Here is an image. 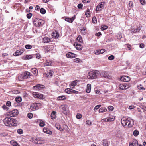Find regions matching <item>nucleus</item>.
I'll return each mask as SVG.
<instances>
[{"instance_id": "nucleus-1", "label": "nucleus", "mask_w": 146, "mask_h": 146, "mask_svg": "<svg viewBox=\"0 0 146 146\" xmlns=\"http://www.w3.org/2000/svg\"><path fill=\"white\" fill-rule=\"evenodd\" d=\"M121 123L124 127L129 128L133 126L134 122L133 120L130 118L123 117L121 120Z\"/></svg>"}, {"instance_id": "nucleus-2", "label": "nucleus", "mask_w": 146, "mask_h": 146, "mask_svg": "<svg viewBox=\"0 0 146 146\" xmlns=\"http://www.w3.org/2000/svg\"><path fill=\"white\" fill-rule=\"evenodd\" d=\"M4 123L5 125L7 126H16L17 121L11 117H6L4 120Z\"/></svg>"}, {"instance_id": "nucleus-3", "label": "nucleus", "mask_w": 146, "mask_h": 146, "mask_svg": "<svg viewBox=\"0 0 146 146\" xmlns=\"http://www.w3.org/2000/svg\"><path fill=\"white\" fill-rule=\"evenodd\" d=\"M99 72L98 71H91L88 74V78L91 79H95L99 75Z\"/></svg>"}, {"instance_id": "nucleus-4", "label": "nucleus", "mask_w": 146, "mask_h": 146, "mask_svg": "<svg viewBox=\"0 0 146 146\" xmlns=\"http://www.w3.org/2000/svg\"><path fill=\"white\" fill-rule=\"evenodd\" d=\"M59 108L62 110V112L64 114L67 115L69 112L67 105H63L59 106Z\"/></svg>"}, {"instance_id": "nucleus-5", "label": "nucleus", "mask_w": 146, "mask_h": 146, "mask_svg": "<svg viewBox=\"0 0 146 146\" xmlns=\"http://www.w3.org/2000/svg\"><path fill=\"white\" fill-rule=\"evenodd\" d=\"M41 104L40 103H34L31 104L30 109L32 111H34L38 109L39 107L40 106Z\"/></svg>"}, {"instance_id": "nucleus-6", "label": "nucleus", "mask_w": 146, "mask_h": 146, "mask_svg": "<svg viewBox=\"0 0 146 146\" xmlns=\"http://www.w3.org/2000/svg\"><path fill=\"white\" fill-rule=\"evenodd\" d=\"M72 89L70 88L66 89L65 90V92L69 94H78V91L73 90Z\"/></svg>"}, {"instance_id": "nucleus-7", "label": "nucleus", "mask_w": 146, "mask_h": 146, "mask_svg": "<svg viewBox=\"0 0 146 146\" xmlns=\"http://www.w3.org/2000/svg\"><path fill=\"white\" fill-rule=\"evenodd\" d=\"M130 87V84H120L119 85V88L122 90H126Z\"/></svg>"}, {"instance_id": "nucleus-8", "label": "nucleus", "mask_w": 146, "mask_h": 146, "mask_svg": "<svg viewBox=\"0 0 146 146\" xmlns=\"http://www.w3.org/2000/svg\"><path fill=\"white\" fill-rule=\"evenodd\" d=\"M41 21L40 19H35L34 20L33 24L36 27L40 26L42 25Z\"/></svg>"}, {"instance_id": "nucleus-9", "label": "nucleus", "mask_w": 146, "mask_h": 146, "mask_svg": "<svg viewBox=\"0 0 146 146\" xmlns=\"http://www.w3.org/2000/svg\"><path fill=\"white\" fill-rule=\"evenodd\" d=\"M33 96L35 98L42 99L43 97L42 94L35 92L33 93Z\"/></svg>"}, {"instance_id": "nucleus-10", "label": "nucleus", "mask_w": 146, "mask_h": 146, "mask_svg": "<svg viewBox=\"0 0 146 146\" xmlns=\"http://www.w3.org/2000/svg\"><path fill=\"white\" fill-rule=\"evenodd\" d=\"M18 111L17 110H14L9 112V115L11 117H14L18 114Z\"/></svg>"}, {"instance_id": "nucleus-11", "label": "nucleus", "mask_w": 146, "mask_h": 146, "mask_svg": "<svg viewBox=\"0 0 146 146\" xmlns=\"http://www.w3.org/2000/svg\"><path fill=\"white\" fill-rule=\"evenodd\" d=\"M120 80L121 81L124 82H127L129 81L130 80V78L127 76H122L121 77Z\"/></svg>"}, {"instance_id": "nucleus-12", "label": "nucleus", "mask_w": 146, "mask_h": 146, "mask_svg": "<svg viewBox=\"0 0 146 146\" xmlns=\"http://www.w3.org/2000/svg\"><path fill=\"white\" fill-rule=\"evenodd\" d=\"M24 49L17 50L14 54L13 55L15 56H17L21 54L24 51Z\"/></svg>"}, {"instance_id": "nucleus-13", "label": "nucleus", "mask_w": 146, "mask_h": 146, "mask_svg": "<svg viewBox=\"0 0 146 146\" xmlns=\"http://www.w3.org/2000/svg\"><path fill=\"white\" fill-rule=\"evenodd\" d=\"M67 57L69 58H73L76 57L77 55L76 54L71 52H69L66 54Z\"/></svg>"}, {"instance_id": "nucleus-14", "label": "nucleus", "mask_w": 146, "mask_h": 146, "mask_svg": "<svg viewBox=\"0 0 146 146\" xmlns=\"http://www.w3.org/2000/svg\"><path fill=\"white\" fill-rule=\"evenodd\" d=\"M101 75V76H103L105 78H110V76H109L108 73V72H102Z\"/></svg>"}, {"instance_id": "nucleus-15", "label": "nucleus", "mask_w": 146, "mask_h": 146, "mask_svg": "<svg viewBox=\"0 0 146 146\" xmlns=\"http://www.w3.org/2000/svg\"><path fill=\"white\" fill-rule=\"evenodd\" d=\"M102 142V145L104 146H108L110 144V142L106 139H103Z\"/></svg>"}, {"instance_id": "nucleus-16", "label": "nucleus", "mask_w": 146, "mask_h": 146, "mask_svg": "<svg viewBox=\"0 0 146 146\" xmlns=\"http://www.w3.org/2000/svg\"><path fill=\"white\" fill-rule=\"evenodd\" d=\"M75 19V16L74 15V17L71 18H65V20L68 22L72 23L73 21Z\"/></svg>"}, {"instance_id": "nucleus-17", "label": "nucleus", "mask_w": 146, "mask_h": 146, "mask_svg": "<svg viewBox=\"0 0 146 146\" xmlns=\"http://www.w3.org/2000/svg\"><path fill=\"white\" fill-rule=\"evenodd\" d=\"M138 141L136 140H134L131 143H130L129 146H138Z\"/></svg>"}, {"instance_id": "nucleus-18", "label": "nucleus", "mask_w": 146, "mask_h": 146, "mask_svg": "<svg viewBox=\"0 0 146 146\" xmlns=\"http://www.w3.org/2000/svg\"><path fill=\"white\" fill-rule=\"evenodd\" d=\"M43 85H40V84H38L33 87V88L35 89H36L37 90H41L43 88Z\"/></svg>"}, {"instance_id": "nucleus-19", "label": "nucleus", "mask_w": 146, "mask_h": 146, "mask_svg": "<svg viewBox=\"0 0 146 146\" xmlns=\"http://www.w3.org/2000/svg\"><path fill=\"white\" fill-rule=\"evenodd\" d=\"M43 131L45 133L48 134L50 135L52 134V132L48 128L46 127H44L43 129Z\"/></svg>"}, {"instance_id": "nucleus-20", "label": "nucleus", "mask_w": 146, "mask_h": 146, "mask_svg": "<svg viewBox=\"0 0 146 146\" xmlns=\"http://www.w3.org/2000/svg\"><path fill=\"white\" fill-rule=\"evenodd\" d=\"M52 36L54 38H56L59 37V34L57 31H54L53 32Z\"/></svg>"}, {"instance_id": "nucleus-21", "label": "nucleus", "mask_w": 146, "mask_h": 146, "mask_svg": "<svg viewBox=\"0 0 146 146\" xmlns=\"http://www.w3.org/2000/svg\"><path fill=\"white\" fill-rule=\"evenodd\" d=\"M77 81L75 80L72 81L71 83L70 84V87L71 88H74V87L77 85Z\"/></svg>"}, {"instance_id": "nucleus-22", "label": "nucleus", "mask_w": 146, "mask_h": 146, "mask_svg": "<svg viewBox=\"0 0 146 146\" xmlns=\"http://www.w3.org/2000/svg\"><path fill=\"white\" fill-rule=\"evenodd\" d=\"M91 88V85L90 84H88L87 85V88L86 89V92L87 93H89Z\"/></svg>"}, {"instance_id": "nucleus-23", "label": "nucleus", "mask_w": 146, "mask_h": 146, "mask_svg": "<svg viewBox=\"0 0 146 146\" xmlns=\"http://www.w3.org/2000/svg\"><path fill=\"white\" fill-rule=\"evenodd\" d=\"M32 58V56L31 55H26L23 56L22 57V59L24 60H29L31 59Z\"/></svg>"}, {"instance_id": "nucleus-24", "label": "nucleus", "mask_w": 146, "mask_h": 146, "mask_svg": "<svg viewBox=\"0 0 146 146\" xmlns=\"http://www.w3.org/2000/svg\"><path fill=\"white\" fill-rule=\"evenodd\" d=\"M115 120V117L114 116L112 117H109L107 118L106 121L107 122H110L114 121Z\"/></svg>"}, {"instance_id": "nucleus-25", "label": "nucleus", "mask_w": 146, "mask_h": 146, "mask_svg": "<svg viewBox=\"0 0 146 146\" xmlns=\"http://www.w3.org/2000/svg\"><path fill=\"white\" fill-rule=\"evenodd\" d=\"M43 42L44 43L49 42H51L50 39L48 37H45L43 39Z\"/></svg>"}, {"instance_id": "nucleus-26", "label": "nucleus", "mask_w": 146, "mask_h": 146, "mask_svg": "<svg viewBox=\"0 0 146 146\" xmlns=\"http://www.w3.org/2000/svg\"><path fill=\"white\" fill-rule=\"evenodd\" d=\"M56 128L58 130H60L61 131H63L64 129L61 127L60 125L58 124H56L55 125Z\"/></svg>"}, {"instance_id": "nucleus-27", "label": "nucleus", "mask_w": 146, "mask_h": 146, "mask_svg": "<svg viewBox=\"0 0 146 146\" xmlns=\"http://www.w3.org/2000/svg\"><path fill=\"white\" fill-rule=\"evenodd\" d=\"M30 73L28 72H25L23 76V78H29Z\"/></svg>"}, {"instance_id": "nucleus-28", "label": "nucleus", "mask_w": 146, "mask_h": 146, "mask_svg": "<svg viewBox=\"0 0 146 146\" xmlns=\"http://www.w3.org/2000/svg\"><path fill=\"white\" fill-rule=\"evenodd\" d=\"M54 73L53 71L52 70H49L48 71L47 73L46 74L47 77L52 76Z\"/></svg>"}, {"instance_id": "nucleus-29", "label": "nucleus", "mask_w": 146, "mask_h": 146, "mask_svg": "<svg viewBox=\"0 0 146 146\" xmlns=\"http://www.w3.org/2000/svg\"><path fill=\"white\" fill-rule=\"evenodd\" d=\"M77 49L78 50H81L82 48V45L79 44L77 43L76 46Z\"/></svg>"}, {"instance_id": "nucleus-30", "label": "nucleus", "mask_w": 146, "mask_h": 146, "mask_svg": "<svg viewBox=\"0 0 146 146\" xmlns=\"http://www.w3.org/2000/svg\"><path fill=\"white\" fill-rule=\"evenodd\" d=\"M10 143L13 146H20L18 143L15 141L12 140L10 141Z\"/></svg>"}, {"instance_id": "nucleus-31", "label": "nucleus", "mask_w": 146, "mask_h": 146, "mask_svg": "<svg viewBox=\"0 0 146 146\" xmlns=\"http://www.w3.org/2000/svg\"><path fill=\"white\" fill-rule=\"evenodd\" d=\"M107 109L105 107L101 108L99 110V112L100 113H101L104 112L106 111Z\"/></svg>"}, {"instance_id": "nucleus-32", "label": "nucleus", "mask_w": 146, "mask_h": 146, "mask_svg": "<svg viewBox=\"0 0 146 146\" xmlns=\"http://www.w3.org/2000/svg\"><path fill=\"white\" fill-rule=\"evenodd\" d=\"M52 61L49 62L46 61V62L44 63L45 66H52Z\"/></svg>"}, {"instance_id": "nucleus-33", "label": "nucleus", "mask_w": 146, "mask_h": 146, "mask_svg": "<svg viewBox=\"0 0 146 146\" xmlns=\"http://www.w3.org/2000/svg\"><path fill=\"white\" fill-rule=\"evenodd\" d=\"M31 71L32 73H33L34 74L36 75L38 74V70L35 68H32L31 69Z\"/></svg>"}, {"instance_id": "nucleus-34", "label": "nucleus", "mask_w": 146, "mask_h": 146, "mask_svg": "<svg viewBox=\"0 0 146 146\" xmlns=\"http://www.w3.org/2000/svg\"><path fill=\"white\" fill-rule=\"evenodd\" d=\"M56 113V112L54 111H53L51 113V117L52 119H55L56 117V115H55Z\"/></svg>"}, {"instance_id": "nucleus-35", "label": "nucleus", "mask_w": 146, "mask_h": 146, "mask_svg": "<svg viewBox=\"0 0 146 146\" xmlns=\"http://www.w3.org/2000/svg\"><path fill=\"white\" fill-rule=\"evenodd\" d=\"M80 31L82 34L84 35L86 33V28H83L80 30Z\"/></svg>"}, {"instance_id": "nucleus-36", "label": "nucleus", "mask_w": 146, "mask_h": 146, "mask_svg": "<svg viewBox=\"0 0 146 146\" xmlns=\"http://www.w3.org/2000/svg\"><path fill=\"white\" fill-rule=\"evenodd\" d=\"M76 40L80 42H82L83 40L81 36L79 35L76 38Z\"/></svg>"}, {"instance_id": "nucleus-37", "label": "nucleus", "mask_w": 146, "mask_h": 146, "mask_svg": "<svg viewBox=\"0 0 146 146\" xmlns=\"http://www.w3.org/2000/svg\"><path fill=\"white\" fill-rule=\"evenodd\" d=\"M66 97L63 96H61L58 97V100H61L65 99Z\"/></svg>"}, {"instance_id": "nucleus-38", "label": "nucleus", "mask_w": 146, "mask_h": 146, "mask_svg": "<svg viewBox=\"0 0 146 146\" xmlns=\"http://www.w3.org/2000/svg\"><path fill=\"white\" fill-rule=\"evenodd\" d=\"M85 14L86 16L87 17H89L90 16V10L89 9H88L86 11Z\"/></svg>"}, {"instance_id": "nucleus-39", "label": "nucleus", "mask_w": 146, "mask_h": 146, "mask_svg": "<svg viewBox=\"0 0 146 146\" xmlns=\"http://www.w3.org/2000/svg\"><path fill=\"white\" fill-rule=\"evenodd\" d=\"M15 100L17 102L19 103L21 102L22 99L21 97H18L16 98Z\"/></svg>"}, {"instance_id": "nucleus-40", "label": "nucleus", "mask_w": 146, "mask_h": 146, "mask_svg": "<svg viewBox=\"0 0 146 146\" xmlns=\"http://www.w3.org/2000/svg\"><path fill=\"white\" fill-rule=\"evenodd\" d=\"M34 143L39 144H41V142L37 138H36V139H35Z\"/></svg>"}, {"instance_id": "nucleus-41", "label": "nucleus", "mask_w": 146, "mask_h": 146, "mask_svg": "<svg viewBox=\"0 0 146 146\" xmlns=\"http://www.w3.org/2000/svg\"><path fill=\"white\" fill-rule=\"evenodd\" d=\"M45 125V123L43 121H42L40 120V122L39 123V126L41 127H43Z\"/></svg>"}, {"instance_id": "nucleus-42", "label": "nucleus", "mask_w": 146, "mask_h": 146, "mask_svg": "<svg viewBox=\"0 0 146 146\" xmlns=\"http://www.w3.org/2000/svg\"><path fill=\"white\" fill-rule=\"evenodd\" d=\"M105 3L104 2L100 3V4L98 6H99V7L101 9L103 8V5H104Z\"/></svg>"}, {"instance_id": "nucleus-43", "label": "nucleus", "mask_w": 146, "mask_h": 146, "mask_svg": "<svg viewBox=\"0 0 146 146\" xmlns=\"http://www.w3.org/2000/svg\"><path fill=\"white\" fill-rule=\"evenodd\" d=\"M133 134L134 136H137L139 135V132L138 130H135L134 131Z\"/></svg>"}, {"instance_id": "nucleus-44", "label": "nucleus", "mask_w": 146, "mask_h": 146, "mask_svg": "<svg viewBox=\"0 0 146 146\" xmlns=\"http://www.w3.org/2000/svg\"><path fill=\"white\" fill-rule=\"evenodd\" d=\"M74 62H75L78 63L81 62V60L79 58H76L74 60Z\"/></svg>"}, {"instance_id": "nucleus-45", "label": "nucleus", "mask_w": 146, "mask_h": 146, "mask_svg": "<svg viewBox=\"0 0 146 146\" xmlns=\"http://www.w3.org/2000/svg\"><path fill=\"white\" fill-rule=\"evenodd\" d=\"M101 106V105L100 104H99L97 105L94 108V111H96L98 110L100 107Z\"/></svg>"}, {"instance_id": "nucleus-46", "label": "nucleus", "mask_w": 146, "mask_h": 146, "mask_svg": "<svg viewBox=\"0 0 146 146\" xmlns=\"http://www.w3.org/2000/svg\"><path fill=\"white\" fill-rule=\"evenodd\" d=\"M40 12L42 14L45 13L46 12V10L43 8H41L40 9Z\"/></svg>"}, {"instance_id": "nucleus-47", "label": "nucleus", "mask_w": 146, "mask_h": 146, "mask_svg": "<svg viewBox=\"0 0 146 146\" xmlns=\"http://www.w3.org/2000/svg\"><path fill=\"white\" fill-rule=\"evenodd\" d=\"M82 115L80 113H78L76 115V118L78 119H80L82 117Z\"/></svg>"}, {"instance_id": "nucleus-48", "label": "nucleus", "mask_w": 146, "mask_h": 146, "mask_svg": "<svg viewBox=\"0 0 146 146\" xmlns=\"http://www.w3.org/2000/svg\"><path fill=\"white\" fill-rule=\"evenodd\" d=\"M25 48L27 49H30L32 48V46L30 45H27L25 46Z\"/></svg>"}, {"instance_id": "nucleus-49", "label": "nucleus", "mask_w": 146, "mask_h": 146, "mask_svg": "<svg viewBox=\"0 0 146 146\" xmlns=\"http://www.w3.org/2000/svg\"><path fill=\"white\" fill-rule=\"evenodd\" d=\"M2 108L4 110H6L7 111L9 110L8 108L5 105H3L2 106Z\"/></svg>"}, {"instance_id": "nucleus-50", "label": "nucleus", "mask_w": 146, "mask_h": 146, "mask_svg": "<svg viewBox=\"0 0 146 146\" xmlns=\"http://www.w3.org/2000/svg\"><path fill=\"white\" fill-rule=\"evenodd\" d=\"M114 56L113 55H111L108 57V59L110 60H112L114 59Z\"/></svg>"}, {"instance_id": "nucleus-51", "label": "nucleus", "mask_w": 146, "mask_h": 146, "mask_svg": "<svg viewBox=\"0 0 146 146\" xmlns=\"http://www.w3.org/2000/svg\"><path fill=\"white\" fill-rule=\"evenodd\" d=\"M33 115L31 113H29L27 115L28 117L30 119L32 118L33 117Z\"/></svg>"}, {"instance_id": "nucleus-52", "label": "nucleus", "mask_w": 146, "mask_h": 146, "mask_svg": "<svg viewBox=\"0 0 146 146\" xmlns=\"http://www.w3.org/2000/svg\"><path fill=\"white\" fill-rule=\"evenodd\" d=\"M141 29V28L139 27H138L137 29H135V31H133V32L135 33L137 32H139Z\"/></svg>"}, {"instance_id": "nucleus-53", "label": "nucleus", "mask_w": 146, "mask_h": 146, "mask_svg": "<svg viewBox=\"0 0 146 146\" xmlns=\"http://www.w3.org/2000/svg\"><path fill=\"white\" fill-rule=\"evenodd\" d=\"M17 131L18 133L19 134H21L23 133V131L21 129H18Z\"/></svg>"}, {"instance_id": "nucleus-54", "label": "nucleus", "mask_w": 146, "mask_h": 146, "mask_svg": "<svg viewBox=\"0 0 146 146\" xmlns=\"http://www.w3.org/2000/svg\"><path fill=\"white\" fill-rule=\"evenodd\" d=\"M108 109L109 110L113 111L114 109V108L113 106H110L108 107Z\"/></svg>"}, {"instance_id": "nucleus-55", "label": "nucleus", "mask_w": 146, "mask_h": 146, "mask_svg": "<svg viewBox=\"0 0 146 146\" xmlns=\"http://www.w3.org/2000/svg\"><path fill=\"white\" fill-rule=\"evenodd\" d=\"M36 58L38 59H39L41 58V56L39 54L37 53L35 54Z\"/></svg>"}, {"instance_id": "nucleus-56", "label": "nucleus", "mask_w": 146, "mask_h": 146, "mask_svg": "<svg viewBox=\"0 0 146 146\" xmlns=\"http://www.w3.org/2000/svg\"><path fill=\"white\" fill-rule=\"evenodd\" d=\"M92 22L94 23H96L97 22L96 18V17H94L92 19Z\"/></svg>"}, {"instance_id": "nucleus-57", "label": "nucleus", "mask_w": 146, "mask_h": 146, "mask_svg": "<svg viewBox=\"0 0 146 146\" xmlns=\"http://www.w3.org/2000/svg\"><path fill=\"white\" fill-rule=\"evenodd\" d=\"M32 14L31 13H29L27 14V17L28 19H30L32 16Z\"/></svg>"}, {"instance_id": "nucleus-58", "label": "nucleus", "mask_w": 146, "mask_h": 146, "mask_svg": "<svg viewBox=\"0 0 146 146\" xmlns=\"http://www.w3.org/2000/svg\"><path fill=\"white\" fill-rule=\"evenodd\" d=\"M137 88H138V89L140 90L143 89L144 90H145V89L144 88L143 86L141 85L138 86Z\"/></svg>"}, {"instance_id": "nucleus-59", "label": "nucleus", "mask_w": 146, "mask_h": 146, "mask_svg": "<svg viewBox=\"0 0 146 146\" xmlns=\"http://www.w3.org/2000/svg\"><path fill=\"white\" fill-rule=\"evenodd\" d=\"M94 54H100V50H97L94 52Z\"/></svg>"}, {"instance_id": "nucleus-60", "label": "nucleus", "mask_w": 146, "mask_h": 146, "mask_svg": "<svg viewBox=\"0 0 146 146\" xmlns=\"http://www.w3.org/2000/svg\"><path fill=\"white\" fill-rule=\"evenodd\" d=\"M117 37L118 38H120L122 37V34L121 33H119L117 35Z\"/></svg>"}, {"instance_id": "nucleus-61", "label": "nucleus", "mask_w": 146, "mask_h": 146, "mask_svg": "<svg viewBox=\"0 0 146 146\" xmlns=\"http://www.w3.org/2000/svg\"><path fill=\"white\" fill-rule=\"evenodd\" d=\"M86 123L88 125H91V122L89 120H87L86 121Z\"/></svg>"}, {"instance_id": "nucleus-62", "label": "nucleus", "mask_w": 146, "mask_h": 146, "mask_svg": "<svg viewBox=\"0 0 146 146\" xmlns=\"http://www.w3.org/2000/svg\"><path fill=\"white\" fill-rule=\"evenodd\" d=\"M135 106H131L129 107V109L130 110H132L135 108Z\"/></svg>"}, {"instance_id": "nucleus-63", "label": "nucleus", "mask_w": 146, "mask_h": 146, "mask_svg": "<svg viewBox=\"0 0 146 146\" xmlns=\"http://www.w3.org/2000/svg\"><path fill=\"white\" fill-rule=\"evenodd\" d=\"M102 10V9H101L100 8L99 6H97L96 7V11H100Z\"/></svg>"}, {"instance_id": "nucleus-64", "label": "nucleus", "mask_w": 146, "mask_h": 146, "mask_svg": "<svg viewBox=\"0 0 146 146\" xmlns=\"http://www.w3.org/2000/svg\"><path fill=\"white\" fill-rule=\"evenodd\" d=\"M6 106H11V102L10 101H7L6 102Z\"/></svg>"}]
</instances>
